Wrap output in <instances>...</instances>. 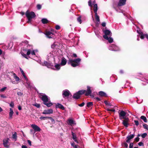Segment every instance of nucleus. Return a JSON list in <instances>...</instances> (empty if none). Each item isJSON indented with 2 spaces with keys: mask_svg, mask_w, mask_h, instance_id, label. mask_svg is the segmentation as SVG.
<instances>
[{
  "mask_svg": "<svg viewBox=\"0 0 148 148\" xmlns=\"http://www.w3.org/2000/svg\"><path fill=\"white\" fill-rule=\"evenodd\" d=\"M126 113L124 111L122 110L119 113V119L120 120H123L122 124L125 127H128L129 124V118L126 116Z\"/></svg>",
  "mask_w": 148,
  "mask_h": 148,
  "instance_id": "obj_1",
  "label": "nucleus"
},
{
  "mask_svg": "<svg viewBox=\"0 0 148 148\" xmlns=\"http://www.w3.org/2000/svg\"><path fill=\"white\" fill-rule=\"evenodd\" d=\"M84 93H75L73 95V97L75 99H79L80 98L81 95ZM85 93V95L86 96H89L91 98H94L97 101H99L101 100V99L98 97H94L95 95L94 94V93Z\"/></svg>",
  "mask_w": 148,
  "mask_h": 148,
  "instance_id": "obj_2",
  "label": "nucleus"
},
{
  "mask_svg": "<svg viewBox=\"0 0 148 148\" xmlns=\"http://www.w3.org/2000/svg\"><path fill=\"white\" fill-rule=\"evenodd\" d=\"M80 61L81 59L79 58H77L74 60L70 59L68 63L71 64L72 66L75 67L79 65Z\"/></svg>",
  "mask_w": 148,
  "mask_h": 148,
  "instance_id": "obj_3",
  "label": "nucleus"
},
{
  "mask_svg": "<svg viewBox=\"0 0 148 148\" xmlns=\"http://www.w3.org/2000/svg\"><path fill=\"white\" fill-rule=\"evenodd\" d=\"M26 17L28 19V23H30L31 22V19L35 17V14L34 12H30L27 11L26 13Z\"/></svg>",
  "mask_w": 148,
  "mask_h": 148,
  "instance_id": "obj_4",
  "label": "nucleus"
},
{
  "mask_svg": "<svg viewBox=\"0 0 148 148\" xmlns=\"http://www.w3.org/2000/svg\"><path fill=\"white\" fill-rule=\"evenodd\" d=\"M104 33L105 35L103 36V37L105 39H107L108 36H111L112 35L111 32L108 30H105L104 31Z\"/></svg>",
  "mask_w": 148,
  "mask_h": 148,
  "instance_id": "obj_5",
  "label": "nucleus"
},
{
  "mask_svg": "<svg viewBox=\"0 0 148 148\" xmlns=\"http://www.w3.org/2000/svg\"><path fill=\"white\" fill-rule=\"evenodd\" d=\"M31 126L35 131L34 134L36 132H40L41 130L40 128L38 125H36L32 124L31 125Z\"/></svg>",
  "mask_w": 148,
  "mask_h": 148,
  "instance_id": "obj_6",
  "label": "nucleus"
},
{
  "mask_svg": "<svg viewBox=\"0 0 148 148\" xmlns=\"http://www.w3.org/2000/svg\"><path fill=\"white\" fill-rule=\"evenodd\" d=\"M45 34L49 38H52L54 37V34L49 31H46Z\"/></svg>",
  "mask_w": 148,
  "mask_h": 148,
  "instance_id": "obj_7",
  "label": "nucleus"
},
{
  "mask_svg": "<svg viewBox=\"0 0 148 148\" xmlns=\"http://www.w3.org/2000/svg\"><path fill=\"white\" fill-rule=\"evenodd\" d=\"M135 136L134 134H132L131 135L128 136L126 137V139H127L126 140V142L128 143H129L130 142L131 140L133 139Z\"/></svg>",
  "mask_w": 148,
  "mask_h": 148,
  "instance_id": "obj_8",
  "label": "nucleus"
},
{
  "mask_svg": "<svg viewBox=\"0 0 148 148\" xmlns=\"http://www.w3.org/2000/svg\"><path fill=\"white\" fill-rule=\"evenodd\" d=\"M53 112V110L52 109H50L47 110H44L42 112L43 114H52Z\"/></svg>",
  "mask_w": 148,
  "mask_h": 148,
  "instance_id": "obj_9",
  "label": "nucleus"
},
{
  "mask_svg": "<svg viewBox=\"0 0 148 148\" xmlns=\"http://www.w3.org/2000/svg\"><path fill=\"white\" fill-rule=\"evenodd\" d=\"M35 51H35L34 50H33L32 49H29L27 51V54L29 55L31 53L32 55H35Z\"/></svg>",
  "mask_w": 148,
  "mask_h": 148,
  "instance_id": "obj_10",
  "label": "nucleus"
},
{
  "mask_svg": "<svg viewBox=\"0 0 148 148\" xmlns=\"http://www.w3.org/2000/svg\"><path fill=\"white\" fill-rule=\"evenodd\" d=\"M41 99L43 101V103L47 102L49 101V99L48 98V97L45 95H42Z\"/></svg>",
  "mask_w": 148,
  "mask_h": 148,
  "instance_id": "obj_11",
  "label": "nucleus"
},
{
  "mask_svg": "<svg viewBox=\"0 0 148 148\" xmlns=\"http://www.w3.org/2000/svg\"><path fill=\"white\" fill-rule=\"evenodd\" d=\"M20 70L21 71V72L22 74V75L25 78V79L26 80V81L27 82V84H28V85L29 86L30 85V83L29 82H28V79L26 76H25V74L23 71V70L21 69L20 68Z\"/></svg>",
  "mask_w": 148,
  "mask_h": 148,
  "instance_id": "obj_12",
  "label": "nucleus"
},
{
  "mask_svg": "<svg viewBox=\"0 0 148 148\" xmlns=\"http://www.w3.org/2000/svg\"><path fill=\"white\" fill-rule=\"evenodd\" d=\"M56 108H59L62 110H64L65 109L63 105L59 103H58L56 105Z\"/></svg>",
  "mask_w": 148,
  "mask_h": 148,
  "instance_id": "obj_13",
  "label": "nucleus"
},
{
  "mask_svg": "<svg viewBox=\"0 0 148 148\" xmlns=\"http://www.w3.org/2000/svg\"><path fill=\"white\" fill-rule=\"evenodd\" d=\"M67 61L66 59L64 57L62 58L61 63L60 64L62 66H64L66 63Z\"/></svg>",
  "mask_w": 148,
  "mask_h": 148,
  "instance_id": "obj_14",
  "label": "nucleus"
},
{
  "mask_svg": "<svg viewBox=\"0 0 148 148\" xmlns=\"http://www.w3.org/2000/svg\"><path fill=\"white\" fill-rule=\"evenodd\" d=\"M117 48L118 47L117 46L115 45H112L111 47H110L109 49L112 51H116L118 50L117 49Z\"/></svg>",
  "mask_w": 148,
  "mask_h": 148,
  "instance_id": "obj_15",
  "label": "nucleus"
},
{
  "mask_svg": "<svg viewBox=\"0 0 148 148\" xmlns=\"http://www.w3.org/2000/svg\"><path fill=\"white\" fill-rule=\"evenodd\" d=\"M62 95L63 97L65 98H68L70 96H72L71 93H63Z\"/></svg>",
  "mask_w": 148,
  "mask_h": 148,
  "instance_id": "obj_16",
  "label": "nucleus"
},
{
  "mask_svg": "<svg viewBox=\"0 0 148 148\" xmlns=\"http://www.w3.org/2000/svg\"><path fill=\"white\" fill-rule=\"evenodd\" d=\"M98 95H99L100 97H108L106 93H97Z\"/></svg>",
  "mask_w": 148,
  "mask_h": 148,
  "instance_id": "obj_17",
  "label": "nucleus"
},
{
  "mask_svg": "<svg viewBox=\"0 0 148 148\" xmlns=\"http://www.w3.org/2000/svg\"><path fill=\"white\" fill-rule=\"evenodd\" d=\"M126 0H120L118 3L119 6H122L124 5L125 3Z\"/></svg>",
  "mask_w": 148,
  "mask_h": 148,
  "instance_id": "obj_18",
  "label": "nucleus"
},
{
  "mask_svg": "<svg viewBox=\"0 0 148 148\" xmlns=\"http://www.w3.org/2000/svg\"><path fill=\"white\" fill-rule=\"evenodd\" d=\"M140 119L143 120L145 123H147V120L146 118L144 116H141L140 117Z\"/></svg>",
  "mask_w": 148,
  "mask_h": 148,
  "instance_id": "obj_19",
  "label": "nucleus"
},
{
  "mask_svg": "<svg viewBox=\"0 0 148 148\" xmlns=\"http://www.w3.org/2000/svg\"><path fill=\"white\" fill-rule=\"evenodd\" d=\"M3 144L4 146L5 147L8 146L7 145V143H8V140L7 139L3 140Z\"/></svg>",
  "mask_w": 148,
  "mask_h": 148,
  "instance_id": "obj_20",
  "label": "nucleus"
},
{
  "mask_svg": "<svg viewBox=\"0 0 148 148\" xmlns=\"http://www.w3.org/2000/svg\"><path fill=\"white\" fill-rule=\"evenodd\" d=\"M121 145L122 146H124V147L127 148L128 147V145L127 144V143L126 142V141L123 142L122 143Z\"/></svg>",
  "mask_w": 148,
  "mask_h": 148,
  "instance_id": "obj_21",
  "label": "nucleus"
},
{
  "mask_svg": "<svg viewBox=\"0 0 148 148\" xmlns=\"http://www.w3.org/2000/svg\"><path fill=\"white\" fill-rule=\"evenodd\" d=\"M97 4H95L94 6V11L95 13H97Z\"/></svg>",
  "mask_w": 148,
  "mask_h": 148,
  "instance_id": "obj_22",
  "label": "nucleus"
},
{
  "mask_svg": "<svg viewBox=\"0 0 148 148\" xmlns=\"http://www.w3.org/2000/svg\"><path fill=\"white\" fill-rule=\"evenodd\" d=\"M47 102H45V103H43V104L47 106L48 107H49L53 105V104L52 103H47Z\"/></svg>",
  "mask_w": 148,
  "mask_h": 148,
  "instance_id": "obj_23",
  "label": "nucleus"
},
{
  "mask_svg": "<svg viewBox=\"0 0 148 148\" xmlns=\"http://www.w3.org/2000/svg\"><path fill=\"white\" fill-rule=\"evenodd\" d=\"M95 18L97 21L98 22H100L99 17L97 13H95Z\"/></svg>",
  "mask_w": 148,
  "mask_h": 148,
  "instance_id": "obj_24",
  "label": "nucleus"
},
{
  "mask_svg": "<svg viewBox=\"0 0 148 148\" xmlns=\"http://www.w3.org/2000/svg\"><path fill=\"white\" fill-rule=\"evenodd\" d=\"M71 134L72 136V138L73 140H74L75 139L77 138L76 134L74 133L73 132H71Z\"/></svg>",
  "mask_w": 148,
  "mask_h": 148,
  "instance_id": "obj_25",
  "label": "nucleus"
},
{
  "mask_svg": "<svg viewBox=\"0 0 148 148\" xmlns=\"http://www.w3.org/2000/svg\"><path fill=\"white\" fill-rule=\"evenodd\" d=\"M93 105V103L92 102H88L87 103V106L88 108H89L92 106Z\"/></svg>",
  "mask_w": 148,
  "mask_h": 148,
  "instance_id": "obj_26",
  "label": "nucleus"
},
{
  "mask_svg": "<svg viewBox=\"0 0 148 148\" xmlns=\"http://www.w3.org/2000/svg\"><path fill=\"white\" fill-rule=\"evenodd\" d=\"M17 133L16 132H15L14 134L12 135V138L13 139H15V140L16 141L17 139Z\"/></svg>",
  "mask_w": 148,
  "mask_h": 148,
  "instance_id": "obj_27",
  "label": "nucleus"
},
{
  "mask_svg": "<svg viewBox=\"0 0 148 148\" xmlns=\"http://www.w3.org/2000/svg\"><path fill=\"white\" fill-rule=\"evenodd\" d=\"M105 39L108 40V42L110 43L112 42L113 41V39L112 38H111L110 37L109 38L108 37V38Z\"/></svg>",
  "mask_w": 148,
  "mask_h": 148,
  "instance_id": "obj_28",
  "label": "nucleus"
},
{
  "mask_svg": "<svg viewBox=\"0 0 148 148\" xmlns=\"http://www.w3.org/2000/svg\"><path fill=\"white\" fill-rule=\"evenodd\" d=\"M60 64H56L55 65V67L56 69L57 70H59L60 69Z\"/></svg>",
  "mask_w": 148,
  "mask_h": 148,
  "instance_id": "obj_29",
  "label": "nucleus"
},
{
  "mask_svg": "<svg viewBox=\"0 0 148 148\" xmlns=\"http://www.w3.org/2000/svg\"><path fill=\"white\" fill-rule=\"evenodd\" d=\"M49 116H46V117H44V116H41L40 117V119L41 120H45L47 119H49Z\"/></svg>",
  "mask_w": 148,
  "mask_h": 148,
  "instance_id": "obj_30",
  "label": "nucleus"
},
{
  "mask_svg": "<svg viewBox=\"0 0 148 148\" xmlns=\"http://www.w3.org/2000/svg\"><path fill=\"white\" fill-rule=\"evenodd\" d=\"M42 22L43 24L46 23H48V21L45 18H43L42 20Z\"/></svg>",
  "mask_w": 148,
  "mask_h": 148,
  "instance_id": "obj_31",
  "label": "nucleus"
},
{
  "mask_svg": "<svg viewBox=\"0 0 148 148\" xmlns=\"http://www.w3.org/2000/svg\"><path fill=\"white\" fill-rule=\"evenodd\" d=\"M14 77L16 81H18L19 80V78L15 73L14 74Z\"/></svg>",
  "mask_w": 148,
  "mask_h": 148,
  "instance_id": "obj_32",
  "label": "nucleus"
},
{
  "mask_svg": "<svg viewBox=\"0 0 148 148\" xmlns=\"http://www.w3.org/2000/svg\"><path fill=\"white\" fill-rule=\"evenodd\" d=\"M14 113L13 112H10L9 113V118L10 119H12V116Z\"/></svg>",
  "mask_w": 148,
  "mask_h": 148,
  "instance_id": "obj_33",
  "label": "nucleus"
},
{
  "mask_svg": "<svg viewBox=\"0 0 148 148\" xmlns=\"http://www.w3.org/2000/svg\"><path fill=\"white\" fill-rule=\"evenodd\" d=\"M48 119H50L51 121V122L53 124H54L55 123V121L53 119L52 117H49Z\"/></svg>",
  "mask_w": 148,
  "mask_h": 148,
  "instance_id": "obj_34",
  "label": "nucleus"
},
{
  "mask_svg": "<svg viewBox=\"0 0 148 148\" xmlns=\"http://www.w3.org/2000/svg\"><path fill=\"white\" fill-rule=\"evenodd\" d=\"M143 126L144 129H146L147 130H148V125L147 124L144 123L143 125Z\"/></svg>",
  "mask_w": 148,
  "mask_h": 148,
  "instance_id": "obj_35",
  "label": "nucleus"
},
{
  "mask_svg": "<svg viewBox=\"0 0 148 148\" xmlns=\"http://www.w3.org/2000/svg\"><path fill=\"white\" fill-rule=\"evenodd\" d=\"M33 105L36 107L37 108H39L40 107V104L37 103H35L34 104H33Z\"/></svg>",
  "mask_w": 148,
  "mask_h": 148,
  "instance_id": "obj_36",
  "label": "nucleus"
},
{
  "mask_svg": "<svg viewBox=\"0 0 148 148\" xmlns=\"http://www.w3.org/2000/svg\"><path fill=\"white\" fill-rule=\"evenodd\" d=\"M78 21L81 24L82 23V21L81 20V17L79 16L77 18Z\"/></svg>",
  "mask_w": 148,
  "mask_h": 148,
  "instance_id": "obj_37",
  "label": "nucleus"
},
{
  "mask_svg": "<svg viewBox=\"0 0 148 148\" xmlns=\"http://www.w3.org/2000/svg\"><path fill=\"white\" fill-rule=\"evenodd\" d=\"M6 87H4L3 88H2L0 89V92H3L5 91V90L6 89Z\"/></svg>",
  "mask_w": 148,
  "mask_h": 148,
  "instance_id": "obj_38",
  "label": "nucleus"
},
{
  "mask_svg": "<svg viewBox=\"0 0 148 148\" xmlns=\"http://www.w3.org/2000/svg\"><path fill=\"white\" fill-rule=\"evenodd\" d=\"M140 138L138 137H137L134 139V143H135V141H136V142H138Z\"/></svg>",
  "mask_w": 148,
  "mask_h": 148,
  "instance_id": "obj_39",
  "label": "nucleus"
},
{
  "mask_svg": "<svg viewBox=\"0 0 148 148\" xmlns=\"http://www.w3.org/2000/svg\"><path fill=\"white\" fill-rule=\"evenodd\" d=\"M133 143H130V144L129 148H133V146L134 145Z\"/></svg>",
  "mask_w": 148,
  "mask_h": 148,
  "instance_id": "obj_40",
  "label": "nucleus"
},
{
  "mask_svg": "<svg viewBox=\"0 0 148 148\" xmlns=\"http://www.w3.org/2000/svg\"><path fill=\"white\" fill-rule=\"evenodd\" d=\"M147 133H144L141 135V136L143 138H144L147 136Z\"/></svg>",
  "mask_w": 148,
  "mask_h": 148,
  "instance_id": "obj_41",
  "label": "nucleus"
},
{
  "mask_svg": "<svg viewBox=\"0 0 148 148\" xmlns=\"http://www.w3.org/2000/svg\"><path fill=\"white\" fill-rule=\"evenodd\" d=\"M10 106L12 108H13L14 106V104L13 102L11 101L10 104Z\"/></svg>",
  "mask_w": 148,
  "mask_h": 148,
  "instance_id": "obj_42",
  "label": "nucleus"
},
{
  "mask_svg": "<svg viewBox=\"0 0 148 148\" xmlns=\"http://www.w3.org/2000/svg\"><path fill=\"white\" fill-rule=\"evenodd\" d=\"M104 103L106 105H108L110 106L111 105L110 103H109L107 101H104Z\"/></svg>",
  "mask_w": 148,
  "mask_h": 148,
  "instance_id": "obj_43",
  "label": "nucleus"
},
{
  "mask_svg": "<svg viewBox=\"0 0 148 148\" xmlns=\"http://www.w3.org/2000/svg\"><path fill=\"white\" fill-rule=\"evenodd\" d=\"M69 123L72 124H73L74 123V121L73 120L69 119Z\"/></svg>",
  "mask_w": 148,
  "mask_h": 148,
  "instance_id": "obj_44",
  "label": "nucleus"
},
{
  "mask_svg": "<svg viewBox=\"0 0 148 148\" xmlns=\"http://www.w3.org/2000/svg\"><path fill=\"white\" fill-rule=\"evenodd\" d=\"M138 145L140 146H144V144L142 142H140L138 143Z\"/></svg>",
  "mask_w": 148,
  "mask_h": 148,
  "instance_id": "obj_45",
  "label": "nucleus"
},
{
  "mask_svg": "<svg viewBox=\"0 0 148 148\" xmlns=\"http://www.w3.org/2000/svg\"><path fill=\"white\" fill-rule=\"evenodd\" d=\"M85 105V103L84 102H83L82 103L79 104L78 106L80 107H82Z\"/></svg>",
  "mask_w": 148,
  "mask_h": 148,
  "instance_id": "obj_46",
  "label": "nucleus"
},
{
  "mask_svg": "<svg viewBox=\"0 0 148 148\" xmlns=\"http://www.w3.org/2000/svg\"><path fill=\"white\" fill-rule=\"evenodd\" d=\"M134 121L136 125L138 126L139 125V122L137 120H134Z\"/></svg>",
  "mask_w": 148,
  "mask_h": 148,
  "instance_id": "obj_47",
  "label": "nucleus"
},
{
  "mask_svg": "<svg viewBox=\"0 0 148 148\" xmlns=\"http://www.w3.org/2000/svg\"><path fill=\"white\" fill-rule=\"evenodd\" d=\"M37 7L38 10L40 9L41 8V6L40 4L37 5Z\"/></svg>",
  "mask_w": 148,
  "mask_h": 148,
  "instance_id": "obj_48",
  "label": "nucleus"
},
{
  "mask_svg": "<svg viewBox=\"0 0 148 148\" xmlns=\"http://www.w3.org/2000/svg\"><path fill=\"white\" fill-rule=\"evenodd\" d=\"M0 96L1 98H5L7 97L5 95L2 94Z\"/></svg>",
  "mask_w": 148,
  "mask_h": 148,
  "instance_id": "obj_49",
  "label": "nucleus"
},
{
  "mask_svg": "<svg viewBox=\"0 0 148 148\" xmlns=\"http://www.w3.org/2000/svg\"><path fill=\"white\" fill-rule=\"evenodd\" d=\"M91 91L90 89V88L89 87H88L87 88V92H91Z\"/></svg>",
  "mask_w": 148,
  "mask_h": 148,
  "instance_id": "obj_50",
  "label": "nucleus"
},
{
  "mask_svg": "<svg viewBox=\"0 0 148 148\" xmlns=\"http://www.w3.org/2000/svg\"><path fill=\"white\" fill-rule=\"evenodd\" d=\"M86 91L85 90H82L79 91L77 92H86Z\"/></svg>",
  "mask_w": 148,
  "mask_h": 148,
  "instance_id": "obj_51",
  "label": "nucleus"
},
{
  "mask_svg": "<svg viewBox=\"0 0 148 148\" xmlns=\"http://www.w3.org/2000/svg\"><path fill=\"white\" fill-rule=\"evenodd\" d=\"M56 29L57 30H58L60 28V27L58 25H56L55 27Z\"/></svg>",
  "mask_w": 148,
  "mask_h": 148,
  "instance_id": "obj_52",
  "label": "nucleus"
},
{
  "mask_svg": "<svg viewBox=\"0 0 148 148\" xmlns=\"http://www.w3.org/2000/svg\"><path fill=\"white\" fill-rule=\"evenodd\" d=\"M27 141V142H28V143L29 144V145L30 146H31L32 145L31 141L29 140H28Z\"/></svg>",
  "mask_w": 148,
  "mask_h": 148,
  "instance_id": "obj_53",
  "label": "nucleus"
},
{
  "mask_svg": "<svg viewBox=\"0 0 148 148\" xmlns=\"http://www.w3.org/2000/svg\"><path fill=\"white\" fill-rule=\"evenodd\" d=\"M145 37V34H142L140 36V38L142 39H143Z\"/></svg>",
  "mask_w": 148,
  "mask_h": 148,
  "instance_id": "obj_54",
  "label": "nucleus"
},
{
  "mask_svg": "<svg viewBox=\"0 0 148 148\" xmlns=\"http://www.w3.org/2000/svg\"><path fill=\"white\" fill-rule=\"evenodd\" d=\"M21 54L25 58H26V55L24 53H23V52H22L21 53Z\"/></svg>",
  "mask_w": 148,
  "mask_h": 148,
  "instance_id": "obj_55",
  "label": "nucleus"
},
{
  "mask_svg": "<svg viewBox=\"0 0 148 148\" xmlns=\"http://www.w3.org/2000/svg\"><path fill=\"white\" fill-rule=\"evenodd\" d=\"M69 92V91L67 90H64L63 92H65V93Z\"/></svg>",
  "mask_w": 148,
  "mask_h": 148,
  "instance_id": "obj_56",
  "label": "nucleus"
},
{
  "mask_svg": "<svg viewBox=\"0 0 148 148\" xmlns=\"http://www.w3.org/2000/svg\"><path fill=\"white\" fill-rule=\"evenodd\" d=\"M101 25L102 26L104 27L106 26V24L105 23L103 22L101 24Z\"/></svg>",
  "mask_w": 148,
  "mask_h": 148,
  "instance_id": "obj_57",
  "label": "nucleus"
},
{
  "mask_svg": "<svg viewBox=\"0 0 148 148\" xmlns=\"http://www.w3.org/2000/svg\"><path fill=\"white\" fill-rule=\"evenodd\" d=\"M18 109L20 110H22V108L21 106H18Z\"/></svg>",
  "mask_w": 148,
  "mask_h": 148,
  "instance_id": "obj_58",
  "label": "nucleus"
},
{
  "mask_svg": "<svg viewBox=\"0 0 148 148\" xmlns=\"http://www.w3.org/2000/svg\"><path fill=\"white\" fill-rule=\"evenodd\" d=\"M71 145L73 147H74V146L75 145V143L73 142V143H71Z\"/></svg>",
  "mask_w": 148,
  "mask_h": 148,
  "instance_id": "obj_59",
  "label": "nucleus"
},
{
  "mask_svg": "<svg viewBox=\"0 0 148 148\" xmlns=\"http://www.w3.org/2000/svg\"><path fill=\"white\" fill-rule=\"evenodd\" d=\"M78 147H80L78 145H76L74 147V148H78Z\"/></svg>",
  "mask_w": 148,
  "mask_h": 148,
  "instance_id": "obj_60",
  "label": "nucleus"
},
{
  "mask_svg": "<svg viewBox=\"0 0 148 148\" xmlns=\"http://www.w3.org/2000/svg\"><path fill=\"white\" fill-rule=\"evenodd\" d=\"M74 141H75V142H76L77 143V144H78L79 143V141L77 139H75L74 140H73Z\"/></svg>",
  "mask_w": 148,
  "mask_h": 148,
  "instance_id": "obj_61",
  "label": "nucleus"
},
{
  "mask_svg": "<svg viewBox=\"0 0 148 148\" xmlns=\"http://www.w3.org/2000/svg\"><path fill=\"white\" fill-rule=\"evenodd\" d=\"M18 95L19 96H21L23 95V93H17Z\"/></svg>",
  "mask_w": 148,
  "mask_h": 148,
  "instance_id": "obj_62",
  "label": "nucleus"
},
{
  "mask_svg": "<svg viewBox=\"0 0 148 148\" xmlns=\"http://www.w3.org/2000/svg\"><path fill=\"white\" fill-rule=\"evenodd\" d=\"M22 148H27V147L26 145H23L22 146Z\"/></svg>",
  "mask_w": 148,
  "mask_h": 148,
  "instance_id": "obj_63",
  "label": "nucleus"
},
{
  "mask_svg": "<svg viewBox=\"0 0 148 148\" xmlns=\"http://www.w3.org/2000/svg\"><path fill=\"white\" fill-rule=\"evenodd\" d=\"M88 5H89V6H91V1H88Z\"/></svg>",
  "mask_w": 148,
  "mask_h": 148,
  "instance_id": "obj_64",
  "label": "nucleus"
}]
</instances>
